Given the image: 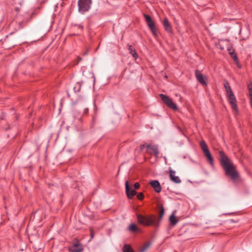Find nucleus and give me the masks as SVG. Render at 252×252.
<instances>
[{"label":"nucleus","instance_id":"f257e3e1","mask_svg":"<svg viewBox=\"0 0 252 252\" xmlns=\"http://www.w3.org/2000/svg\"><path fill=\"white\" fill-rule=\"evenodd\" d=\"M219 153L220 163L224 171L225 175L229 177L234 183H238L241 181V178L236 166L223 151H219Z\"/></svg>","mask_w":252,"mask_h":252},{"label":"nucleus","instance_id":"f03ea898","mask_svg":"<svg viewBox=\"0 0 252 252\" xmlns=\"http://www.w3.org/2000/svg\"><path fill=\"white\" fill-rule=\"evenodd\" d=\"M137 220L139 224L144 226H152L156 229L159 227L157 220V216L154 214L142 215L137 214Z\"/></svg>","mask_w":252,"mask_h":252},{"label":"nucleus","instance_id":"7ed1b4c3","mask_svg":"<svg viewBox=\"0 0 252 252\" xmlns=\"http://www.w3.org/2000/svg\"><path fill=\"white\" fill-rule=\"evenodd\" d=\"M144 17L153 35L155 38L158 37V30L156 28L155 22L149 15L144 14Z\"/></svg>","mask_w":252,"mask_h":252},{"label":"nucleus","instance_id":"20e7f679","mask_svg":"<svg viewBox=\"0 0 252 252\" xmlns=\"http://www.w3.org/2000/svg\"><path fill=\"white\" fill-rule=\"evenodd\" d=\"M200 146L202 150L204 155L206 158L207 161L212 166H214L213 157L208 148V147L205 141L202 140L200 142Z\"/></svg>","mask_w":252,"mask_h":252},{"label":"nucleus","instance_id":"39448f33","mask_svg":"<svg viewBox=\"0 0 252 252\" xmlns=\"http://www.w3.org/2000/svg\"><path fill=\"white\" fill-rule=\"evenodd\" d=\"M92 4V0H78V11L81 14L89 11Z\"/></svg>","mask_w":252,"mask_h":252},{"label":"nucleus","instance_id":"423d86ee","mask_svg":"<svg viewBox=\"0 0 252 252\" xmlns=\"http://www.w3.org/2000/svg\"><path fill=\"white\" fill-rule=\"evenodd\" d=\"M159 95L162 101L168 107L175 111L178 110L179 108L178 106L173 101L172 98L162 94H159Z\"/></svg>","mask_w":252,"mask_h":252},{"label":"nucleus","instance_id":"0eeeda50","mask_svg":"<svg viewBox=\"0 0 252 252\" xmlns=\"http://www.w3.org/2000/svg\"><path fill=\"white\" fill-rule=\"evenodd\" d=\"M226 93L228 97V101L232 109L238 112V108L237 106L236 98L232 90L226 92Z\"/></svg>","mask_w":252,"mask_h":252},{"label":"nucleus","instance_id":"6e6552de","mask_svg":"<svg viewBox=\"0 0 252 252\" xmlns=\"http://www.w3.org/2000/svg\"><path fill=\"white\" fill-rule=\"evenodd\" d=\"M146 153L154 156L157 159H158L159 152L157 145L149 144L146 146Z\"/></svg>","mask_w":252,"mask_h":252},{"label":"nucleus","instance_id":"1a4fd4ad","mask_svg":"<svg viewBox=\"0 0 252 252\" xmlns=\"http://www.w3.org/2000/svg\"><path fill=\"white\" fill-rule=\"evenodd\" d=\"M227 51L231 57L233 59L235 64L237 65V66L239 69L241 68L242 67V65L239 62L237 55L235 51L233 48L232 45H231L227 48Z\"/></svg>","mask_w":252,"mask_h":252},{"label":"nucleus","instance_id":"9d476101","mask_svg":"<svg viewBox=\"0 0 252 252\" xmlns=\"http://www.w3.org/2000/svg\"><path fill=\"white\" fill-rule=\"evenodd\" d=\"M126 193L127 198L129 199L133 198V196L137 194V191L132 189V187L129 186L128 181H126L125 183Z\"/></svg>","mask_w":252,"mask_h":252},{"label":"nucleus","instance_id":"9b49d317","mask_svg":"<svg viewBox=\"0 0 252 252\" xmlns=\"http://www.w3.org/2000/svg\"><path fill=\"white\" fill-rule=\"evenodd\" d=\"M195 75L197 80L203 86L207 85V77L201 73L198 70L195 71Z\"/></svg>","mask_w":252,"mask_h":252},{"label":"nucleus","instance_id":"f8f14e48","mask_svg":"<svg viewBox=\"0 0 252 252\" xmlns=\"http://www.w3.org/2000/svg\"><path fill=\"white\" fill-rule=\"evenodd\" d=\"M162 25L164 28L165 31L169 34H172L173 29L172 26L169 23L168 19L167 18H165L162 22Z\"/></svg>","mask_w":252,"mask_h":252},{"label":"nucleus","instance_id":"ddd939ff","mask_svg":"<svg viewBox=\"0 0 252 252\" xmlns=\"http://www.w3.org/2000/svg\"><path fill=\"white\" fill-rule=\"evenodd\" d=\"M158 206L159 208L158 216V218L157 217V220L158 222L159 225H160L161 221L165 214V210L162 204H158Z\"/></svg>","mask_w":252,"mask_h":252},{"label":"nucleus","instance_id":"4468645a","mask_svg":"<svg viewBox=\"0 0 252 252\" xmlns=\"http://www.w3.org/2000/svg\"><path fill=\"white\" fill-rule=\"evenodd\" d=\"M149 184L154 189L155 191L159 193L161 190V187L159 182L158 180H152L149 183Z\"/></svg>","mask_w":252,"mask_h":252},{"label":"nucleus","instance_id":"2eb2a0df","mask_svg":"<svg viewBox=\"0 0 252 252\" xmlns=\"http://www.w3.org/2000/svg\"><path fill=\"white\" fill-rule=\"evenodd\" d=\"M175 171L173 170H169V176L170 180L176 183V184H179L181 183V181L179 177L178 176H176L175 175Z\"/></svg>","mask_w":252,"mask_h":252},{"label":"nucleus","instance_id":"dca6fc26","mask_svg":"<svg viewBox=\"0 0 252 252\" xmlns=\"http://www.w3.org/2000/svg\"><path fill=\"white\" fill-rule=\"evenodd\" d=\"M41 8V6H38L37 7L35 8L32 12L29 14L30 17L26 21L28 22L31 21L32 19L37 15L39 13Z\"/></svg>","mask_w":252,"mask_h":252},{"label":"nucleus","instance_id":"f3484780","mask_svg":"<svg viewBox=\"0 0 252 252\" xmlns=\"http://www.w3.org/2000/svg\"><path fill=\"white\" fill-rule=\"evenodd\" d=\"M128 50L129 51V53L133 56L135 60H136L138 58V55L136 52L135 49L132 47V45L128 44Z\"/></svg>","mask_w":252,"mask_h":252},{"label":"nucleus","instance_id":"a211bd4d","mask_svg":"<svg viewBox=\"0 0 252 252\" xmlns=\"http://www.w3.org/2000/svg\"><path fill=\"white\" fill-rule=\"evenodd\" d=\"M71 247L75 248H84L82 244L80 242V241L77 238H75L73 239Z\"/></svg>","mask_w":252,"mask_h":252},{"label":"nucleus","instance_id":"6ab92c4d","mask_svg":"<svg viewBox=\"0 0 252 252\" xmlns=\"http://www.w3.org/2000/svg\"><path fill=\"white\" fill-rule=\"evenodd\" d=\"M169 220L170 222V225L171 226H174L177 223L179 220L178 219L176 216H175L174 214H172L169 217Z\"/></svg>","mask_w":252,"mask_h":252},{"label":"nucleus","instance_id":"aec40b11","mask_svg":"<svg viewBox=\"0 0 252 252\" xmlns=\"http://www.w3.org/2000/svg\"><path fill=\"white\" fill-rule=\"evenodd\" d=\"M128 230L131 232H136L140 230V228L138 226L134 223H131L128 226Z\"/></svg>","mask_w":252,"mask_h":252},{"label":"nucleus","instance_id":"412c9836","mask_svg":"<svg viewBox=\"0 0 252 252\" xmlns=\"http://www.w3.org/2000/svg\"><path fill=\"white\" fill-rule=\"evenodd\" d=\"M123 252H135L131 246L129 244H125L123 248Z\"/></svg>","mask_w":252,"mask_h":252},{"label":"nucleus","instance_id":"4be33fe9","mask_svg":"<svg viewBox=\"0 0 252 252\" xmlns=\"http://www.w3.org/2000/svg\"><path fill=\"white\" fill-rule=\"evenodd\" d=\"M84 250V248H75V247H69L68 251L69 252H82Z\"/></svg>","mask_w":252,"mask_h":252},{"label":"nucleus","instance_id":"5701e85b","mask_svg":"<svg viewBox=\"0 0 252 252\" xmlns=\"http://www.w3.org/2000/svg\"><path fill=\"white\" fill-rule=\"evenodd\" d=\"M81 86L82 85L80 82H77L73 88L74 92L75 93L79 92L81 90Z\"/></svg>","mask_w":252,"mask_h":252},{"label":"nucleus","instance_id":"b1692460","mask_svg":"<svg viewBox=\"0 0 252 252\" xmlns=\"http://www.w3.org/2000/svg\"><path fill=\"white\" fill-rule=\"evenodd\" d=\"M223 85H224V87L225 89L226 92H228L229 91H230V90H231V88L230 86H229V83L227 80H224Z\"/></svg>","mask_w":252,"mask_h":252},{"label":"nucleus","instance_id":"393cba45","mask_svg":"<svg viewBox=\"0 0 252 252\" xmlns=\"http://www.w3.org/2000/svg\"><path fill=\"white\" fill-rule=\"evenodd\" d=\"M150 245L149 242H147L144 245L140 250V252H144L149 247Z\"/></svg>","mask_w":252,"mask_h":252},{"label":"nucleus","instance_id":"a878e982","mask_svg":"<svg viewBox=\"0 0 252 252\" xmlns=\"http://www.w3.org/2000/svg\"><path fill=\"white\" fill-rule=\"evenodd\" d=\"M248 89L249 90L250 96H252V83H250L248 84Z\"/></svg>","mask_w":252,"mask_h":252},{"label":"nucleus","instance_id":"bb28decb","mask_svg":"<svg viewBox=\"0 0 252 252\" xmlns=\"http://www.w3.org/2000/svg\"><path fill=\"white\" fill-rule=\"evenodd\" d=\"M137 198L139 200H142L144 198V195L142 192H139L137 194Z\"/></svg>","mask_w":252,"mask_h":252},{"label":"nucleus","instance_id":"cd10ccee","mask_svg":"<svg viewBox=\"0 0 252 252\" xmlns=\"http://www.w3.org/2000/svg\"><path fill=\"white\" fill-rule=\"evenodd\" d=\"M89 230H90V237H91L90 240H92L94 238L95 233H94V231L93 228H90Z\"/></svg>","mask_w":252,"mask_h":252},{"label":"nucleus","instance_id":"c85d7f7f","mask_svg":"<svg viewBox=\"0 0 252 252\" xmlns=\"http://www.w3.org/2000/svg\"><path fill=\"white\" fill-rule=\"evenodd\" d=\"M133 187L134 189L136 190L137 189H138L140 188V184H139V183L136 182L134 184Z\"/></svg>","mask_w":252,"mask_h":252},{"label":"nucleus","instance_id":"c756f323","mask_svg":"<svg viewBox=\"0 0 252 252\" xmlns=\"http://www.w3.org/2000/svg\"><path fill=\"white\" fill-rule=\"evenodd\" d=\"M3 128L4 130H7L10 129V126L8 124H6L4 125V126H3Z\"/></svg>","mask_w":252,"mask_h":252},{"label":"nucleus","instance_id":"7c9ffc66","mask_svg":"<svg viewBox=\"0 0 252 252\" xmlns=\"http://www.w3.org/2000/svg\"><path fill=\"white\" fill-rule=\"evenodd\" d=\"M89 114V109L88 108H85L83 112V115H88Z\"/></svg>","mask_w":252,"mask_h":252},{"label":"nucleus","instance_id":"2f4dec72","mask_svg":"<svg viewBox=\"0 0 252 252\" xmlns=\"http://www.w3.org/2000/svg\"><path fill=\"white\" fill-rule=\"evenodd\" d=\"M147 145H146V144H141L140 146V149L141 151H142L145 147H146V146Z\"/></svg>","mask_w":252,"mask_h":252},{"label":"nucleus","instance_id":"473e14b6","mask_svg":"<svg viewBox=\"0 0 252 252\" xmlns=\"http://www.w3.org/2000/svg\"><path fill=\"white\" fill-rule=\"evenodd\" d=\"M14 9H15V10L16 12H19V11H20V8L17 7H15V8H14Z\"/></svg>","mask_w":252,"mask_h":252},{"label":"nucleus","instance_id":"72a5a7b5","mask_svg":"<svg viewBox=\"0 0 252 252\" xmlns=\"http://www.w3.org/2000/svg\"><path fill=\"white\" fill-rule=\"evenodd\" d=\"M97 110V108L96 105L95 104V103H94V110L96 112Z\"/></svg>","mask_w":252,"mask_h":252},{"label":"nucleus","instance_id":"f704fd0d","mask_svg":"<svg viewBox=\"0 0 252 252\" xmlns=\"http://www.w3.org/2000/svg\"><path fill=\"white\" fill-rule=\"evenodd\" d=\"M78 27L79 29H81L82 30H83V25H79L78 26Z\"/></svg>","mask_w":252,"mask_h":252},{"label":"nucleus","instance_id":"c9c22d12","mask_svg":"<svg viewBox=\"0 0 252 252\" xmlns=\"http://www.w3.org/2000/svg\"><path fill=\"white\" fill-rule=\"evenodd\" d=\"M88 50H87L86 52H85L84 53H83V55L85 56L86 55V54H87L88 52Z\"/></svg>","mask_w":252,"mask_h":252},{"label":"nucleus","instance_id":"e433bc0d","mask_svg":"<svg viewBox=\"0 0 252 252\" xmlns=\"http://www.w3.org/2000/svg\"><path fill=\"white\" fill-rule=\"evenodd\" d=\"M78 60H79V61H80L82 60V58H80L79 57H78Z\"/></svg>","mask_w":252,"mask_h":252},{"label":"nucleus","instance_id":"4c0bfd02","mask_svg":"<svg viewBox=\"0 0 252 252\" xmlns=\"http://www.w3.org/2000/svg\"><path fill=\"white\" fill-rule=\"evenodd\" d=\"M220 49L221 50H222L223 49V48L222 47H220Z\"/></svg>","mask_w":252,"mask_h":252},{"label":"nucleus","instance_id":"58836bf2","mask_svg":"<svg viewBox=\"0 0 252 252\" xmlns=\"http://www.w3.org/2000/svg\"><path fill=\"white\" fill-rule=\"evenodd\" d=\"M163 158H164V159L166 161V158L165 157H164Z\"/></svg>","mask_w":252,"mask_h":252},{"label":"nucleus","instance_id":"ea45409f","mask_svg":"<svg viewBox=\"0 0 252 252\" xmlns=\"http://www.w3.org/2000/svg\"><path fill=\"white\" fill-rule=\"evenodd\" d=\"M165 77L166 78H167V76L166 75H165Z\"/></svg>","mask_w":252,"mask_h":252}]
</instances>
